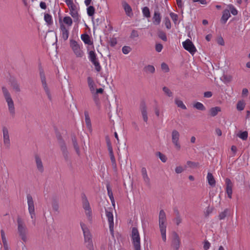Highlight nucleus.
Here are the masks:
<instances>
[{"mask_svg":"<svg viewBox=\"0 0 250 250\" xmlns=\"http://www.w3.org/2000/svg\"><path fill=\"white\" fill-rule=\"evenodd\" d=\"M1 89L3 96L7 104L8 111L10 115L14 118L15 116V108L14 101L8 89L5 86H2Z\"/></svg>","mask_w":250,"mask_h":250,"instance_id":"1","label":"nucleus"},{"mask_svg":"<svg viewBox=\"0 0 250 250\" xmlns=\"http://www.w3.org/2000/svg\"><path fill=\"white\" fill-rule=\"evenodd\" d=\"M80 225L83 231L84 238V243L86 245V247L89 250H94L93 242L92 240V236L90 234L89 229L84 223H81Z\"/></svg>","mask_w":250,"mask_h":250,"instance_id":"2","label":"nucleus"},{"mask_svg":"<svg viewBox=\"0 0 250 250\" xmlns=\"http://www.w3.org/2000/svg\"><path fill=\"white\" fill-rule=\"evenodd\" d=\"M56 137L64 160L66 162H68L69 161V152L66 143L60 132H58L56 133Z\"/></svg>","mask_w":250,"mask_h":250,"instance_id":"3","label":"nucleus"},{"mask_svg":"<svg viewBox=\"0 0 250 250\" xmlns=\"http://www.w3.org/2000/svg\"><path fill=\"white\" fill-rule=\"evenodd\" d=\"M18 223V231L19 235L21 237V239L23 241L26 242L27 241L26 233L27 228L24 224L22 219L20 217H18L17 218Z\"/></svg>","mask_w":250,"mask_h":250,"instance_id":"4","label":"nucleus"},{"mask_svg":"<svg viewBox=\"0 0 250 250\" xmlns=\"http://www.w3.org/2000/svg\"><path fill=\"white\" fill-rule=\"evenodd\" d=\"M131 239L135 250H141L140 237L138 229L135 227L132 229Z\"/></svg>","mask_w":250,"mask_h":250,"instance_id":"5","label":"nucleus"},{"mask_svg":"<svg viewBox=\"0 0 250 250\" xmlns=\"http://www.w3.org/2000/svg\"><path fill=\"white\" fill-rule=\"evenodd\" d=\"M70 46L73 51L74 54L78 58H82L83 56V52L81 50L80 45L73 39L70 40Z\"/></svg>","mask_w":250,"mask_h":250,"instance_id":"6","label":"nucleus"},{"mask_svg":"<svg viewBox=\"0 0 250 250\" xmlns=\"http://www.w3.org/2000/svg\"><path fill=\"white\" fill-rule=\"evenodd\" d=\"M70 10V15L74 19V22H78L79 21V15L78 12L77 6L73 2L67 4Z\"/></svg>","mask_w":250,"mask_h":250,"instance_id":"7","label":"nucleus"},{"mask_svg":"<svg viewBox=\"0 0 250 250\" xmlns=\"http://www.w3.org/2000/svg\"><path fill=\"white\" fill-rule=\"evenodd\" d=\"M183 45L184 49L188 51L192 55L196 51V49L194 45L189 39H187L184 42H183Z\"/></svg>","mask_w":250,"mask_h":250,"instance_id":"8","label":"nucleus"},{"mask_svg":"<svg viewBox=\"0 0 250 250\" xmlns=\"http://www.w3.org/2000/svg\"><path fill=\"white\" fill-rule=\"evenodd\" d=\"M27 203L28 206L29 212L30 214L31 218L33 219L35 217V207L34 201L32 196L30 194L27 195Z\"/></svg>","mask_w":250,"mask_h":250,"instance_id":"9","label":"nucleus"},{"mask_svg":"<svg viewBox=\"0 0 250 250\" xmlns=\"http://www.w3.org/2000/svg\"><path fill=\"white\" fill-rule=\"evenodd\" d=\"M59 15L60 13H59ZM59 22L60 25V29L62 33V38L64 41H66L68 39L69 36V30L66 27V26L62 24V16L59 15Z\"/></svg>","mask_w":250,"mask_h":250,"instance_id":"10","label":"nucleus"},{"mask_svg":"<svg viewBox=\"0 0 250 250\" xmlns=\"http://www.w3.org/2000/svg\"><path fill=\"white\" fill-rule=\"evenodd\" d=\"M180 245V239L178 234L175 232L173 231L172 233V239L171 241V247L174 250H178Z\"/></svg>","mask_w":250,"mask_h":250,"instance_id":"11","label":"nucleus"},{"mask_svg":"<svg viewBox=\"0 0 250 250\" xmlns=\"http://www.w3.org/2000/svg\"><path fill=\"white\" fill-rule=\"evenodd\" d=\"M172 136V142L175 145V147L178 149H180L181 148L180 145L179 143V139L180 137V134L176 130H173L171 133Z\"/></svg>","mask_w":250,"mask_h":250,"instance_id":"12","label":"nucleus"},{"mask_svg":"<svg viewBox=\"0 0 250 250\" xmlns=\"http://www.w3.org/2000/svg\"><path fill=\"white\" fill-rule=\"evenodd\" d=\"M140 110L141 112L144 121L146 123L148 120L147 107L144 101H142L140 103Z\"/></svg>","mask_w":250,"mask_h":250,"instance_id":"13","label":"nucleus"},{"mask_svg":"<svg viewBox=\"0 0 250 250\" xmlns=\"http://www.w3.org/2000/svg\"><path fill=\"white\" fill-rule=\"evenodd\" d=\"M106 216L108 219L109 223V230L111 234H113L114 231V222H113V215L112 212L105 209Z\"/></svg>","mask_w":250,"mask_h":250,"instance_id":"14","label":"nucleus"},{"mask_svg":"<svg viewBox=\"0 0 250 250\" xmlns=\"http://www.w3.org/2000/svg\"><path fill=\"white\" fill-rule=\"evenodd\" d=\"M3 143L7 148L10 147V139L8 130L6 127L4 126L2 128Z\"/></svg>","mask_w":250,"mask_h":250,"instance_id":"15","label":"nucleus"},{"mask_svg":"<svg viewBox=\"0 0 250 250\" xmlns=\"http://www.w3.org/2000/svg\"><path fill=\"white\" fill-rule=\"evenodd\" d=\"M226 184V192L229 198H231L232 194L233 184L231 180L229 178H226L225 180Z\"/></svg>","mask_w":250,"mask_h":250,"instance_id":"16","label":"nucleus"},{"mask_svg":"<svg viewBox=\"0 0 250 250\" xmlns=\"http://www.w3.org/2000/svg\"><path fill=\"white\" fill-rule=\"evenodd\" d=\"M122 4L126 15L128 17L132 16L133 13L131 6L125 1H123Z\"/></svg>","mask_w":250,"mask_h":250,"instance_id":"17","label":"nucleus"},{"mask_svg":"<svg viewBox=\"0 0 250 250\" xmlns=\"http://www.w3.org/2000/svg\"><path fill=\"white\" fill-rule=\"evenodd\" d=\"M152 20L153 23L155 25H159L161 22V17L158 8L155 10Z\"/></svg>","mask_w":250,"mask_h":250,"instance_id":"18","label":"nucleus"},{"mask_svg":"<svg viewBox=\"0 0 250 250\" xmlns=\"http://www.w3.org/2000/svg\"><path fill=\"white\" fill-rule=\"evenodd\" d=\"M71 139L72 142V144L73 146V147L76 152V153L78 155H80V150L79 146L78 145V144L77 143V140L76 137L74 134H71Z\"/></svg>","mask_w":250,"mask_h":250,"instance_id":"19","label":"nucleus"},{"mask_svg":"<svg viewBox=\"0 0 250 250\" xmlns=\"http://www.w3.org/2000/svg\"><path fill=\"white\" fill-rule=\"evenodd\" d=\"M35 160H36V163L37 165V167L39 171H40L41 173L43 172L44 170L42 163V161L41 159L39 157V155H35Z\"/></svg>","mask_w":250,"mask_h":250,"instance_id":"20","label":"nucleus"},{"mask_svg":"<svg viewBox=\"0 0 250 250\" xmlns=\"http://www.w3.org/2000/svg\"><path fill=\"white\" fill-rule=\"evenodd\" d=\"M230 17L229 11L228 9H225L223 11V15L221 19V21L223 24L226 23L228 19Z\"/></svg>","mask_w":250,"mask_h":250,"instance_id":"21","label":"nucleus"},{"mask_svg":"<svg viewBox=\"0 0 250 250\" xmlns=\"http://www.w3.org/2000/svg\"><path fill=\"white\" fill-rule=\"evenodd\" d=\"M81 39L85 44L92 45L93 42L91 40L90 36L86 33L81 35Z\"/></svg>","mask_w":250,"mask_h":250,"instance_id":"22","label":"nucleus"},{"mask_svg":"<svg viewBox=\"0 0 250 250\" xmlns=\"http://www.w3.org/2000/svg\"><path fill=\"white\" fill-rule=\"evenodd\" d=\"M82 198L83 201V207L84 210H88V209L91 208L89 202L85 194H82Z\"/></svg>","mask_w":250,"mask_h":250,"instance_id":"23","label":"nucleus"},{"mask_svg":"<svg viewBox=\"0 0 250 250\" xmlns=\"http://www.w3.org/2000/svg\"><path fill=\"white\" fill-rule=\"evenodd\" d=\"M10 82L13 89L16 92H20L21 91V89L20 87V85L17 81L15 79H11Z\"/></svg>","mask_w":250,"mask_h":250,"instance_id":"24","label":"nucleus"},{"mask_svg":"<svg viewBox=\"0 0 250 250\" xmlns=\"http://www.w3.org/2000/svg\"><path fill=\"white\" fill-rule=\"evenodd\" d=\"M207 179L208 184L214 187L215 186L216 181L212 173L208 172L207 175Z\"/></svg>","mask_w":250,"mask_h":250,"instance_id":"25","label":"nucleus"},{"mask_svg":"<svg viewBox=\"0 0 250 250\" xmlns=\"http://www.w3.org/2000/svg\"><path fill=\"white\" fill-rule=\"evenodd\" d=\"M87 79L88 85L90 91H91V92L92 93H93V92H94V91H95V88H94V86L95 85V83H94L92 78L91 77H87Z\"/></svg>","mask_w":250,"mask_h":250,"instance_id":"26","label":"nucleus"},{"mask_svg":"<svg viewBox=\"0 0 250 250\" xmlns=\"http://www.w3.org/2000/svg\"><path fill=\"white\" fill-rule=\"evenodd\" d=\"M62 22L63 24H66L68 27L71 26L73 23L72 19L69 16L64 17L63 20L62 19Z\"/></svg>","mask_w":250,"mask_h":250,"instance_id":"27","label":"nucleus"},{"mask_svg":"<svg viewBox=\"0 0 250 250\" xmlns=\"http://www.w3.org/2000/svg\"><path fill=\"white\" fill-rule=\"evenodd\" d=\"M52 207L54 211L59 213V205L58 200L56 198H53L52 201Z\"/></svg>","mask_w":250,"mask_h":250,"instance_id":"28","label":"nucleus"},{"mask_svg":"<svg viewBox=\"0 0 250 250\" xmlns=\"http://www.w3.org/2000/svg\"><path fill=\"white\" fill-rule=\"evenodd\" d=\"M106 188H107L108 195L111 201L112 205L113 206H114L115 202H114V197H113V193H112V189H111L110 184L109 183L106 184Z\"/></svg>","mask_w":250,"mask_h":250,"instance_id":"29","label":"nucleus"},{"mask_svg":"<svg viewBox=\"0 0 250 250\" xmlns=\"http://www.w3.org/2000/svg\"><path fill=\"white\" fill-rule=\"evenodd\" d=\"M221 108L219 106L212 107L209 110V113L211 116L214 117L216 116L218 112L221 111Z\"/></svg>","mask_w":250,"mask_h":250,"instance_id":"30","label":"nucleus"},{"mask_svg":"<svg viewBox=\"0 0 250 250\" xmlns=\"http://www.w3.org/2000/svg\"><path fill=\"white\" fill-rule=\"evenodd\" d=\"M88 58L92 63L98 61L95 52L92 50L88 52Z\"/></svg>","mask_w":250,"mask_h":250,"instance_id":"31","label":"nucleus"},{"mask_svg":"<svg viewBox=\"0 0 250 250\" xmlns=\"http://www.w3.org/2000/svg\"><path fill=\"white\" fill-rule=\"evenodd\" d=\"M84 114L85 116V121L86 125L87 128L90 129L91 127V124L88 112L87 111H84Z\"/></svg>","mask_w":250,"mask_h":250,"instance_id":"32","label":"nucleus"},{"mask_svg":"<svg viewBox=\"0 0 250 250\" xmlns=\"http://www.w3.org/2000/svg\"><path fill=\"white\" fill-rule=\"evenodd\" d=\"M230 214V210L228 208L225 209L223 211L221 212L218 218L220 220H223L225 218V217Z\"/></svg>","mask_w":250,"mask_h":250,"instance_id":"33","label":"nucleus"},{"mask_svg":"<svg viewBox=\"0 0 250 250\" xmlns=\"http://www.w3.org/2000/svg\"><path fill=\"white\" fill-rule=\"evenodd\" d=\"M144 70L146 73H150L153 74L155 72V67L152 65H147L144 67Z\"/></svg>","mask_w":250,"mask_h":250,"instance_id":"34","label":"nucleus"},{"mask_svg":"<svg viewBox=\"0 0 250 250\" xmlns=\"http://www.w3.org/2000/svg\"><path fill=\"white\" fill-rule=\"evenodd\" d=\"M43 89L48 97V99L51 101H52V97L49 90V89L47 86V83H44L42 84Z\"/></svg>","mask_w":250,"mask_h":250,"instance_id":"35","label":"nucleus"},{"mask_svg":"<svg viewBox=\"0 0 250 250\" xmlns=\"http://www.w3.org/2000/svg\"><path fill=\"white\" fill-rule=\"evenodd\" d=\"M44 19L48 25H50L53 23L52 16L50 14L48 13H45Z\"/></svg>","mask_w":250,"mask_h":250,"instance_id":"36","label":"nucleus"},{"mask_svg":"<svg viewBox=\"0 0 250 250\" xmlns=\"http://www.w3.org/2000/svg\"><path fill=\"white\" fill-rule=\"evenodd\" d=\"M109 154L110 158V160L112 163V166L113 168H116V163L115 157L114 156V153L113 150L109 151Z\"/></svg>","mask_w":250,"mask_h":250,"instance_id":"37","label":"nucleus"},{"mask_svg":"<svg viewBox=\"0 0 250 250\" xmlns=\"http://www.w3.org/2000/svg\"><path fill=\"white\" fill-rule=\"evenodd\" d=\"M193 107L198 110L204 111L206 110L205 106L200 102H196L193 104Z\"/></svg>","mask_w":250,"mask_h":250,"instance_id":"38","label":"nucleus"},{"mask_svg":"<svg viewBox=\"0 0 250 250\" xmlns=\"http://www.w3.org/2000/svg\"><path fill=\"white\" fill-rule=\"evenodd\" d=\"M166 220V213L164 210L162 209L160 211L159 215V222H165Z\"/></svg>","mask_w":250,"mask_h":250,"instance_id":"39","label":"nucleus"},{"mask_svg":"<svg viewBox=\"0 0 250 250\" xmlns=\"http://www.w3.org/2000/svg\"><path fill=\"white\" fill-rule=\"evenodd\" d=\"M95 8L92 5H89L87 8V13L89 17H92L95 13Z\"/></svg>","mask_w":250,"mask_h":250,"instance_id":"40","label":"nucleus"},{"mask_svg":"<svg viewBox=\"0 0 250 250\" xmlns=\"http://www.w3.org/2000/svg\"><path fill=\"white\" fill-rule=\"evenodd\" d=\"M175 103L177 105L178 107H180L183 109H187V107L184 104L183 102L182 101L179 100L177 98H176L175 99Z\"/></svg>","mask_w":250,"mask_h":250,"instance_id":"41","label":"nucleus"},{"mask_svg":"<svg viewBox=\"0 0 250 250\" xmlns=\"http://www.w3.org/2000/svg\"><path fill=\"white\" fill-rule=\"evenodd\" d=\"M40 75L42 84L46 83V78L43 70L42 68H40Z\"/></svg>","mask_w":250,"mask_h":250,"instance_id":"42","label":"nucleus"},{"mask_svg":"<svg viewBox=\"0 0 250 250\" xmlns=\"http://www.w3.org/2000/svg\"><path fill=\"white\" fill-rule=\"evenodd\" d=\"M245 107V103L243 101H239L237 104L236 108L239 111L243 110Z\"/></svg>","mask_w":250,"mask_h":250,"instance_id":"43","label":"nucleus"},{"mask_svg":"<svg viewBox=\"0 0 250 250\" xmlns=\"http://www.w3.org/2000/svg\"><path fill=\"white\" fill-rule=\"evenodd\" d=\"M158 36L159 38L162 39L163 41L165 42L167 41V39L166 34L164 31L162 30H159L158 32Z\"/></svg>","mask_w":250,"mask_h":250,"instance_id":"44","label":"nucleus"},{"mask_svg":"<svg viewBox=\"0 0 250 250\" xmlns=\"http://www.w3.org/2000/svg\"><path fill=\"white\" fill-rule=\"evenodd\" d=\"M142 12H143V15L144 17L147 18L150 17V11H149V8L147 7H146V6L144 7L143 8Z\"/></svg>","mask_w":250,"mask_h":250,"instance_id":"45","label":"nucleus"},{"mask_svg":"<svg viewBox=\"0 0 250 250\" xmlns=\"http://www.w3.org/2000/svg\"><path fill=\"white\" fill-rule=\"evenodd\" d=\"M92 94H93V99L96 105H97V107H100V102L98 95L96 94V93H95L94 92H93V93Z\"/></svg>","mask_w":250,"mask_h":250,"instance_id":"46","label":"nucleus"},{"mask_svg":"<svg viewBox=\"0 0 250 250\" xmlns=\"http://www.w3.org/2000/svg\"><path fill=\"white\" fill-rule=\"evenodd\" d=\"M238 136L243 140H246L248 137V133L247 131L240 132Z\"/></svg>","mask_w":250,"mask_h":250,"instance_id":"47","label":"nucleus"},{"mask_svg":"<svg viewBox=\"0 0 250 250\" xmlns=\"http://www.w3.org/2000/svg\"><path fill=\"white\" fill-rule=\"evenodd\" d=\"M105 141L108 151L113 150L111 143L108 136H105Z\"/></svg>","mask_w":250,"mask_h":250,"instance_id":"48","label":"nucleus"},{"mask_svg":"<svg viewBox=\"0 0 250 250\" xmlns=\"http://www.w3.org/2000/svg\"><path fill=\"white\" fill-rule=\"evenodd\" d=\"M105 141L108 151L113 150L111 143L108 136H105Z\"/></svg>","mask_w":250,"mask_h":250,"instance_id":"49","label":"nucleus"},{"mask_svg":"<svg viewBox=\"0 0 250 250\" xmlns=\"http://www.w3.org/2000/svg\"><path fill=\"white\" fill-rule=\"evenodd\" d=\"M221 79L223 81L228 83L231 80L232 77L230 75H223Z\"/></svg>","mask_w":250,"mask_h":250,"instance_id":"50","label":"nucleus"},{"mask_svg":"<svg viewBox=\"0 0 250 250\" xmlns=\"http://www.w3.org/2000/svg\"><path fill=\"white\" fill-rule=\"evenodd\" d=\"M108 42L111 47H114L117 44V40L116 38H110L108 40Z\"/></svg>","mask_w":250,"mask_h":250,"instance_id":"51","label":"nucleus"},{"mask_svg":"<svg viewBox=\"0 0 250 250\" xmlns=\"http://www.w3.org/2000/svg\"><path fill=\"white\" fill-rule=\"evenodd\" d=\"M163 90L167 96L169 97L172 96V93L168 87L166 86L163 87Z\"/></svg>","mask_w":250,"mask_h":250,"instance_id":"52","label":"nucleus"},{"mask_svg":"<svg viewBox=\"0 0 250 250\" xmlns=\"http://www.w3.org/2000/svg\"><path fill=\"white\" fill-rule=\"evenodd\" d=\"M170 16L171 17V18L172 19L173 21L174 22V23L175 24H176L177 23V21H178V15L174 13H173V12H171L170 13Z\"/></svg>","mask_w":250,"mask_h":250,"instance_id":"53","label":"nucleus"},{"mask_svg":"<svg viewBox=\"0 0 250 250\" xmlns=\"http://www.w3.org/2000/svg\"><path fill=\"white\" fill-rule=\"evenodd\" d=\"M142 177H143V180L145 183V184L147 186H150V179L148 177L147 174H145V175H142Z\"/></svg>","mask_w":250,"mask_h":250,"instance_id":"54","label":"nucleus"},{"mask_svg":"<svg viewBox=\"0 0 250 250\" xmlns=\"http://www.w3.org/2000/svg\"><path fill=\"white\" fill-rule=\"evenodd\" d=\"M228 7H229V8L230 10L231 13L233 15L235 16V15H237V14H238L237 10L234 8V7L232 4L229 5Z\"/></svg>","mask_w":250,"mask_h":250,"instance_id":"55","label":"nucleus"},{"mask_svg":"<svg viewBox=\"0 0 250 250\" xmlns=\"http://www.w3.org/2000/svg\"><path fill=\"white\" fill-rule=\"evenodd\" d=\"M164 21L167 28L169 29L171 28V22L168 17H165L164 19Z\"/></svg>","mask_w":250,"mask_h":250,"instance_id":"56","label":"nucleus"},{"mask_svg":"<svg viewBox=\"0 0 250 250\" xmlns=\"http://www.w3.org/2000/svg\"><path fill=\"white\" fill-rule=\"evenodd\" d=\"M157 155H158L160 158V159L163 162H166L167 161V158L166 156L161 153L160 152H157Z\"/></svg>","mask_w":250,"mask_h":250,"instance_id":"57","label":"nucleus"},{"mask_svg":"<svg viewBox=\"0 0 250 250\" xmlns=\"http://www.w3.org/2000/svg\"><path fill=\"white\" fill-rule=\"evenodd\" d=\"M131 51V48L128 46H124L122 48V52L125 54H127Z\"/></svg>","mask_w":250,"mask_h":250,"instance_id":"58","label":"nucleus"},{"mask_svg":"<svg viewBox=\"0 0 250 250\" xmlns=\"http://www.w3.org/2000/svg\"><path fill=\"white\" fill-rule=\"evenodd\" d=\"M92 64L95 66V69L97 72H100L101 70V66L98 61L93 62Z\"/></svg>","mask_w":250,"mask_h":250,"instance_id":"59","label":"nucleus"},{"mask_svg":"<svg viewBox=\"0 0 250 250\" xmlns=\"http://www.w3.org/2000/svg\"><path fill=\"white\" fill-rule=\"evenodd\" d=\"M187 164L190 167H196L199 165V163H195L190 161H188Z\"/></svg>","mask_w":250,"mask_h":250,"instance_id":"60","label":"nucleus"},{"mask_svg":"<svg viewBox=\"0 0 250 250\" xmlns=\"http://www.w3.org/2000/svg\"><path fill=\"white\" fill-rule=\"evenodd\" d=\"M165 222H159L160 231H166V226L165 225Z\"/></svg>","mask_w":250,"mask_h":250,"instance_id":"61","label":"nucleus"},{"mask_svg":"<svg viewBox=\"0 0 250 250\" xmlns=\"http://www.w3.org/2000/svg\"><path fill=\"white\" fill-rule=\"evenodd\" d=\"M161 69L165 72H168L169 71L168 65L165 62L161 64Z\"/></svg>","mask_w":250,"mask_h":250,"instance_id":"62","label":"nucleus"},{"mask_svg":"<svg viewBox=\"0 0 250 250\" xmlns=\"http://www.w3.org/2000/svg\"><path fill=\"white\" fill-rule=\"evenodd\" d=\"M85 213L88 217V220L90 221H92V211L91 208L88 209V210H85Z\"/></svg>","mask_w":250,"mask_h":250,"instance_id":"63","label":"nucleus"},{"mask_svg":"<svg viewBox=\"0 0 250 250\" xmlns=\"http://www.w3.org/2000/svg\"><path fill=\"white\" fill-rule=\"evenodd\" d=\"M138 36L139 34L138 31L136 30L133 29L131 33L130 38L131 39H133L135 37H138Z\"/></svg>","mask_w":250,"mask_h":250,"instance_id":"64","label":"nucleus"}]
</instances>
